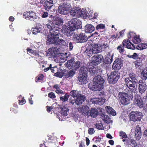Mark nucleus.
<instances>
[{
    "label": "nucleus",
    "instance_id": "f257e3e1",
    "mask_svg": "<svg viewBox=\"0 0 147 147\" xmlns=\"http://www.w3.org/2000/svg\"><path fill=\"white\" fill-rule=\"evenodd\" d=\"M52 21L48 20L46 26L49 30V33L47 39V42L49 44H54L56 45H65V42L63 39H60L59 37V28L56 26Z\"/></svg>",
    "mask_w": 147,
    "mask_h": 147
},
{
    "label": "nucleus",
    "instance_id": "f03ea898",
    "mask_svg": "<svg viewBox=\"0 0 147 147\" xmlns=\"http://www.w3.org/2000/svg\"><path fill=\"white\" fill-rule=\"evenodd\" d=\"M109 47V45L106 42L100 40L97 44L92 45V49L94 53L96 54L104 51Z\"/></svg>",
    "mask_w": 147,
    "mask_h": 147
},
{
    "label": "nucleus",
    "instance_id": "7ed1b4c3",
    "mask_svg": "<svg viewBox=\"0 0 147 147\" xmlns=\"http://www.w3.org/2000/svg\"><path fill=\"white\" fill-rule=\"evenodd\" d=\"M93 86L95 88L94 90H100L104 88L105 80L100 76H98L95 77L93 80Z\"/></svg>",
    "mask_w": 147,
    "mask_h": 147
},
{
    "label": "nucleus",
    "instance_id": "20e7f679",
    "mask_svg": "<svg viewBox=\"0 0 147 147\" xmlns=\"http://www.w3.org/2000/svg\"><path fill=\"white\" fill-rule=\"evenodd\" d=\"M88 69L86 67H81L80 70V75L78 76L79 83L81 84H86L88 82L87 80Z\"/></svg>",
    "mask_w": 147,
    "mask_h": 147
},
{
    "label": "nucleus",
    "instance_id": "39448f33",
    "mask_svg": "<svg viewBox=\"0 0 147 147\" xmlns=\"http://www.w3.org/2000/svg\"><path fill=\"white\" fill-rule=\"evenodd\" d=\"M124 81L125 84L129 89L128 93L130 96V98L131 99L136 92V88L135 85L134 84L133 82L130 80L129 78H125Z\"/></svg>",
    "mask_w": 147,
    "mask_h": 147
},
{
    "label": "nucleus",
    "instance_id": "423d86ee",
    "mask_svg": "<svg viewBox=\"0 0 147 147\" xmlns=\"http://www.w3.org/2000/svg\"><path fill=\"white\" fill-rule=\"evenodd\" d=\"M87 11L83 9L75 7L72 9H71L70 14L72 16L84 18L87 16Z\"/></svg>",
    "mask_w": 147,
    "mask_h": 147
},
{
    "label": "nucleus",
    "instance_id": "0eeeda50",
    "mask_svg": "<svg viewBox=\"0 0 147 147\" xmlns=\"http://www.w3.org/2000/svg\"><path fill=\"white\" fill-rule=\"evenodd\" d=\"M71 8V5L64 3L59 6L58 12L60 14L65 15L70 12Z\"/></svg>",
    "mask_w": 147,
    "mask_h": 147
},
{
    "label": "nucleus",
    "instance_id": "6e6552de",
    "mask_svg": "<svg viewBox=\"0 0 147 147\" xmlns=\"http://www.w3.org/2000/svg\"><path fill=\"white\" fill-rule=\"evenodd\" d=\"M76 71L73 69L67 72L65 71L64 72L62 71L61 72H57L55 76L59 78H62V77L64 78H72L75 74Z\"/></svg>",
    "mask_w": 147,
    "mask_h": 147
},
{
    "label": "nucleus",
    "instance_id": "1a4fd4ad",
    "mask_svg": "<svg viewBox=\"0 0 147 147\" xmlns=\"http://www.w3.org/2000/svg\"><path fill=\"white\" fill-rule=\"evenodd\" d=\"M88 37L84 33H81L79 35L74 34L73 37V40L76 43H83L86 41Z\"/></svg>",
    "mask_w": 147,
    "mask_h": 147
},
{
    "label": "nucleus",
    "instance_id": "9d476101",
    "mask_svg": "<svg viewBox=\"0 0 147 147\" xmlns=\"http://www.w3.org/2000/svg\"><path fill=\"white\" fill-rule=\"evenodd\" d=\"M120 78V75L117 72H112L109 76L108 81L110 84H115Z\"/></svg>",
    "mask_w": 147,
    "mask_h": 147
},
{
    "label": "nucleus",
    "instance_id": "9b49d317",
    "mask_svg": "<svg viewBox=\"0 0 147 147\" xmlns=\"http://www.w3.org/2000/svg\"><path fill=\"white\" fill-rule=\"evenodd\" d=\"M118 96L122 104L126 105L130 103V99L128 97L127 93L124 92H119V93Z\"/></svg>",
    "mask_w": 147,
    "mask_h": 147
},
{
    "label": "nucleus",
    "instance_id": "f8f14e48",
    "mask_svg": "<svg viewBox=\"0 0 147 147\" xmlns=\"http://www.w3.org/2000/svg\"><path fill=\"white\" fill-rule=\"evenodd\" d=\"M68 25L71 27L74 28L75 29L81 28V22L77 18L72 19L68 22Z\"/></svg>",
    "mask_w": 147,
    "mask_h": 147
},
{
    "label": "nucleus",
    "instance_id": "ddd939ff",
    "mask_svg": "<svg viewBox=\"0 0 147 147\" xmlns=\"http://www.w3.org/2000/svg\"><path fill=\"white\" fill-rule=\"evenodd\" d=\"M134 102L140 108H143L146 109L147 108L145 105V103L143 101L142 99L140 96L138 94L135 95Z\"/></svg>",
    "mask_w": 147,
    "mask_h": 147
},
{
    "label": "nucleus",
    "instance_id": "4468645a",
    "mask_svg": "<svg viewBox=\"0 0 147 147\" xmlns=\"http://www.w3.org/2000/svg\"><path fill=\"white\" fill-rule=\"evenodd\" d=\"M23 15L25 19L31 21H34L37 18L35 13L32 11L25 12L24 13Z\"/></svg>",
    "mask_w": 147,
    "mask_h": 147
},
{
    "label": "nucleus",
    "instance_id": "2eb2a0df",
    "mask_svg": "<svg viewBox=\"0 0 147 147\" xmlns=\"http://www.w3.org/2000/svg\"><path fill=\"white\" fill-rule=\"evenodd\" d=\"M142 113L138 111H132L130 114V119L131 120L134 121H140Z\"/></svg>",
    "mask_w": 147,
    "mask_h": 147
},
{
    "label": "nucleus",
    "instance_id": "dca6fc26",
    "mask_svg": "<svg viewBox=\"0 0 147 147\" xmlns=\"http://www.w3.org/2000/svg\"><path fill=\"white\" fill-rule=\"evenodd\" d=\"M103 59V57L101 55H98L92 57L91 63L94 65L100 63Z\"/></svg>",
    "mask_w": 147,
    "mask_h": 147
},
{
    "label": "nucleus",
    "instance_id": "f3484780",
    "mask_svg": "<svg viewBox=\"0 0 147 147\" xmlns=\"http://www.w3.org/2000/svg\"><path fill=\"white\" fill-rule=\"evenodd\" d=\"M69 109L68 108L65 106H63L61 108V109L60 111V113L61 114L63 117H65L67 115V113L68 112ZM57 117L59 119V120L62 121L64 120V119H65V118H62V117L60 118V117L57 115Z\"/></svg>",
    "mask_w": 147,
    "mask_h": 147
},
{
    "label": "nucleus",
    "instance_id": "a211bd4d",
    "mask_svg": "<svg viewBox=\"0 0 147 147\" xmlns=\"http://www.w3.org/2000/svg\"><path fill=\"white\" fill-rule=\"evenodd\" d=\"M106 99L102 98H92L90 100V102L92 103L101 105L105 102Z\"/></svg>",
    "mask_w": 147,
    "mask_h": 147
},
{
    "label": "nucleus",
    "instance_id": "6ab92c4d",
    "mask_svg": "<svg viewBox=\"0 0 147 147\" xmlns=\"http://www.w3.org/2000/svg\"><path fill=\"white\" fill-rule=\"evenodd\" d=\"M59 53V50L56 47H52L49 49L47 53V56H52L54 57Z\"/></svg>",
    "mask_w": 147,
    "mask_h": 147
},
{
    "label": "nucleus",
    "instance_id": "aec40b11",
    "mask_svg": "<svg viewBox=\"0 0 147 147\" xmlns=\"http://www.w3.org/2000/svg\"><path fill=\"white\" fill-rule=\"evenodd\" d=\"M76 29L74 28L71 27L69 25H68L67 27L64 30V34L67 36H70L73 34H75L74 31Z\"/></svg>",
    "mask_w": 147,
    "mask_h": 147
},
{
    "label": "nucleus",
    "instance_id": "412c9836",
    "mask_svg": "<svg viewBox=\"0 0 147 147\" xmlns=\"http://www.w3.org/2000/svg\"><path fill=\"white\" fill-rule=\"evenodd\" d=\"M122 66L121 60L119 59H116L113 63L112 68L115 70L119 69Z\"/></svg>",
    "mask_w": 147,
    "mask_h": 147
},
{
    "label": "nucleus",
    "instance_id": "4be33fe9",
    "mask_svg": "<svg viewBox=\"0 0 147 147\" xmlns=\"http://www.w3.org/2000/svg\"><path fill=\"white\" fill-rule=\"evenodd\" d=\"M89 108L87 106H83L78 109L79 111L85 116H88L89 115Z\"/></svg>",
    "mask_w": 147,
    "mask_h": 147
},
{
    "label": "nucleus",
    "instance_id": "5701e85b",
    "mask_svg": "<svg viewBox=\"0 0 147 147\" xmlns=\"http://www.w3.org/2000/svg\"><path fill=\"white\" fill-rule=\"evenodd\" d=\"M122 43L123 45H124L127 48L131 49H134L135 48L134 45L131 43L130 41H129L128 40H125L123 41Z\"/></svg>",
    "mask_w": 147,
    "mask_h": 147
},
{
    "label": "nucleus",
    "instance_id": "b1692460",
    "mask_svg": "<svg viewBox=\"0 0 147 147\" xmlns=\"http://www.w3.org/2000/svg\"><path fill=\"white\" fill-rule=\"evenodd\" d=\"M135 137L137 140H139L142 135L141 129L138 125H137L135 129Z\"/></svg>",
    "mask_w": 147,
    "mask_h": 147
},
{
    "label": "nucleus",
    "instance_id": "393cba45",
    "mask_svg": "<svg viewBox=\"0 0 147 147\" xmlns=\"http://www.w3.org/2000/svg\"><path fill=\"white\" fill-rule=\"evenodd\" d=\"M86 49L84 52V53L87 55L89 56H91L94 53L93 50L92 49V45H86Z\"/></svg>",
    "mask_w": 147,
    "mask_h": 147
},
{
    "label": "nucleus",
    "instance_id": "a878e982",
    "mask_svg": "<svg viewBox=\"0 0 147 147\" xmlns=\"http://www.w3.org/2000/svg\"><path fill=\"white\" fill-rule=\"evenodd\" d=\"M85 99L84 96L81 94L76 98V99L75 100V102L77 105H81L82 102H84Z\"/></svg>",
    "mask_w": 147,
    "mask_h": 147
},
{
    "label": "nucleus",
    "instance_id": "bb28decb",
    "mask_svg": "<svg viewBox=\"0 0 147 147\" xmlns=\"http://www.w3.org/2000/svg\"><path fill=\"white\" fill-rule=\"evenodd\" d=\"M53 0H47L44 5L45 9L47 11L49 10L53 6Z\"/></svg>",
    "mask_w": 147,
    "mask_h": 147
},
{
    "label": "nucleus",
    "instance_id": "cd10ccee",
    "mask_svg": "<svg viewBox=\"0 0 147 147\" xmlns=\"http://www.w3.org/2000/svg\"><path fill=\"white\" fill-rule=\"evenodd\" d=\"M94 30V28L90 24H87L85 27V31L86 33H91Z\"/></svg>",
    "mask_w": 147,
    "mask_h": 147
},
{
    "label": "nucleus",
    "instance_id": "c85d7f7f",
    "mask_svg": "<svg viewBox=\"0 0 147 147\" xmlns=\"http://www.w3.org/2000/svg\"><path fill=\"white\" fill-rule=\"evenodd\" d=\"M98 112L97 109L92 108L89 112V115L88 116H90L92 117H95L98 115Z\"/></svg>",
    "mask_w": 147,
    "mask_h": 147
},
{
    "label": "nucleus",
    "instance_id": "c756f323",
    "mask_svg": "<svg viewBox=\"0 0 147 147\" xmlns=\"http://www.w3.org/2000/svg\"><path fill=\"white\" fill-rule=\"evenodd\" d=\"M74 59H71L68 61L65 64V66L68 69H70L73 67L74 63Z\"/></svg>",
    "mask_w": 147,
    "mask_h": 147
},
{
    "label": "nucleus",
    "instance_id": "7c9ffc66",
    "mask_svg": "<svg viewBox=\"0 0 147 147\" xmlns=\"http://www.w3.org/2000/svg\"><path fill=\"white\" fill-rule=\"evenodd\" d=\"M105 108L108 114L111 115L113 116H115L116 115V112L111 107L109 106H107Z\"/></svg>",
    "mask_w": 147,
    "mask_h": 147
},
{
    "label": "nucleus",
    "instance_id": "2f4dec72",
    "mask_svg": "<svg viewBox=\"0 0 147 147\" xmlns=\"http://www.w3.org/2000/svg\"><path fill=\"white\" fill-rule=\"evenodd\" d=\"M53 21L55 25L57 27L58 26L62 25L63 22V19L59 18H55Z\"/></svg>",
    "mask_w": 147,
    "mask_h": 147
},
{
    "label": "nucleus",
    "instance_id": "473e14b6",
    "mask_svg": "<svg viewBox=\"0 0 147 147\" xmlns=\"http://www.w3.org/2000/svg\"><path fill=\"white\" fill-rule=\"evenodd\" d=\"M42 29V26L40 24H38L35 28L32 30V34H36L39 33Z\"/></svg>",
    "mask_w": 147,
    "mask_h": 147
},
{
    "label": "nucleus",
    "instance_id": "72a5a7b5",
    "mask_svg": "<svg viewBox=\"0 0 147 147\" xmlns=\"http://www.w3.org/2000/svg\"><path fill=\"white\" fill-rule=\"evenodd\" d=\"M113 55H107V57L104 59V62L107 64H110L112 63L113 60Z\"/></svg>",
    "mask_w": 147,
    "mask_h": 147
},
{
    "label": "nucleus",
    "instance_id": "f704fd0d",
    "mask_svg": "<svg viewBox=\"0 0 147 147\" xmlns=\"http://www.w3.org/2000/svg\"><path fill=\"white\" fill-rule=\"evenodd\" d=\"M146 89V84L144 83L139 84L138 90L141 94L144 93Z\"/></svg>",
    "mask_w": 147,
    "mask_h": 147
},
{
    "label": "nucleus",
    "instance_id": "c9c22d12",
    "mask_svg": "<svg viewBox=\"0 0 147 147\" xmlns=\"http://www.w3.org/2000/svg\"><path fill=\"white\" fill-rule=\"evenodd\" d=\"M81 94L79 91L77 90H73L70 92V95L73 97V98H77Z\"/></svg>",
    "mask_w": 147,
    "mask_h": 147
},
{
    "label": "nucleus",
    "instance_id": "e433bc0d",
    "mask_svg": "<svg viewBox=\"0 0 147 147\" xmlns=\"http://www.w3.org/2000/svg\"><path fill=\"white\" fill-rule=\"evenodd\" d=\"M129 76L131 79V81L133 82L136 83L138 82V80L137 79V76L136 75L133 73H131L129 74Z\"/></svg>",
    "mask_w": 147,
    "mask_h": 147
},
{
    "label": "nucleus",
    "instance_id": "4c0bfd02",
    "mask_svg": "<svg viewBox=\"0 0 147 147\" xmlns=\"http://www.w3.org/2000/svg\"><path fill=\"white\" fill-rule=\"evenodd\" d=\"M146 48L147 44L145 43L138 44L136 47V49L139 50H142Z\"/></svg>",
    "mask_w": 147,
    "mask_h": 147
},
{
    "label": "nucleus",
    "instance_id": "58836bf2",
    "mask_svg": "<svg viewBox=\"0 0 147 147\" xmlns=\"http://www.w3.org/2000/svg\"><path fill=\"white\" fill-rule=\"evenodd\" d=\"M74 63L73 67L74 68V70H76L78 69L80 67V62L79 61H76L74 59Z\"/></svg>",
    "mask_w": 147,
    "mask_h": 147
},
{
    "label": "nucleus",
    "instance_id": "ea45409f",
    "mask_svg": "<svg viewBox=\"0 0 147 147\" xmlns=\"http://www.w3.org/2000/svg\"><path fill=\"white\" fill-rule=\"evenodd\" d=\"M89 71L90 74L93 75L98 72V70L96 68L93 66L89 68Z\"/></svg>",
    "mask_w": 147,
    "mask_h": 147
},
{
    "label": "nucleus",
    "instance_id": "a19ab883",
    "mask_svg": "<svg viewBox=\"0 0 147 147\" xmlns=\"http://www.w3.org/2000/svg\"><path fill=\"white\" fill-rule=\"evenodd\" d=\"M69 95L67 94H65L64 96L60 97V100L63 102H65L67 101L69 97Z\"/></svg>",
    "mask_w": 147,
    "mask_h": 147
},
{
    "label": "nucleus",
    "instance_id": "79ce46f5",
    "mask_svg": "<svg viewBox=\"0 0 147 147\" xmlns=\"http://www.w3.org/2000/svg\"><path fill=\"white\" fill-rule=\"evenodd\" d=\"M102 119L104 122L107 123H110L111 121L109 117L107 115H105L102 118Z\"/></svg>",
    "mask_w": 147,
    "mask_h": 147
},
{
    "label": "nucleus",
    "instance_id": "37998d69",
    "mask_svg": "<svg viewBox=\"0 0 147 147\" xmlns=\"http://www.w3.org/2000/svg\"><path fill=\"white\" fill-rule=\"evenodd\" d=\"M141 41V40L138 36H135L133 39V41L134 43L137 44L139 43Z\"/></svg>",
    "mask_w": 147,
    "mask_h": 147
},
{
    "label": "nucleus",
    "instance_id": "c03bdc74",
    "mask_svg": "<svg viewBox=\"0 0 147 147\" xmlns=\"http://www.w3.org/2000/svg\"><path fill=\"white\" fill-rule=\"evenodd\" d=\"M132 147H140L138 146L135 140H129Z\"/></svg>",
    "mask_w": 147,
    "mask_h": 147
},
{
    "label": "nucleus",
    "instance_id": "a18cd8bd",
    "mask_svg": "<svg viewBox=\"0 0 147 147\" xmlns=\"http://www.w3.org/2000/svg\"><path fill=\"white\" fill-rule=\"evenodd\" d=\"M124 47H125L123 45H121L119 46L117 48V49L119 50V51L120 53H122L124 52Z\"/></svg>",
    "mask_w": 147,
    "mask_h": 147
},
{
    "label": "nucleus",
    "instance_id": "49530a36",
    "mask_svg": "<svg viewBox=\"0 0 147 147\" xmlns=\"http://www.w3.org/2000/svg\"><path fill=\"white\" fill-rule=\"evenodd\" d=\"M127 56L129 58H132L134 59H136L138 58V55L136 53H134L133 55H128Z\"/></svg>",
    "mask_w": 147,
    "mask_h": 147
},
{
    "label": "nucleus",
    "instance_id": "de8ad7c7",
    "mask_svg": "<svg viewBox=\"0 0 147 147\" xmlns=\"http://www.w3.org/2000/svg\"><path fill=\"white\" fill-rule=\"evenodd\" d=\"M142 63L140 61L137 60L135 62V65L137 68H139L142 65Z\"/></svg>",
    "mask_w": 147,
    "mask_h": 147
},
{
    "label": "nucleus",
    "instance_id": "09e8293b",
    "mask_svg": "<svg viewBox=\"0 0 147 147\" xmlns=\"http://www.w3.org/2000/svg\"><path fill=\"white\" fill-rule=\"evenodd\" d=\"M105 25L103 24H100L97 25L96 27L97 30L103 29L105 28Z\"/></svg>",
    "mask_w": 147,
    "mask_h": 147
},
{
    "label": "nucleus",
    "instance_id": "8fccbe9b",
    "mask_svg": "<svg viewBox=\"0 0 147 147\" xmlns=\"http://www.w3.org/2000/svg\"><path fill=\"white\" fill-rule=\"evenodd\" d=\"M96 128L98 129H103V127L101 123L96 124Z\"/></svg>",
    "mask_w": 147,
    "mask_h": 147
},
{
    "label": "nucleus",
    "instance_id": "3c124183",
    "mask_svg": "<svg viewBox=\"0 0 147 147\" xmlns=\"http://www.w3.org/2000/svg\"><path fill=\"white\" fill-rule=\"evenodd\" d=\"M120 136L122 137V138H126L127 137V136L126 133L123 131H121L120 132Z\"/></svg>",
    "mask_w": 147,
    "mask_h": 147
},
{
    "label": "nucleus",
    "instance_id": "603ef678",
    "mask_svg": "<svg viewBox=\"0 0 147 147\" xmlns=\"http://www.w3.org/2000/svg\"><path fill=\"white\" fill-rule=\"evenodd\" d=\"M95 132L94 129L93 128H89L88 131V133L90 135L93 134Z\"/></svg>",
    "mask_w": 147,
    "mask_h": 147
},
{
    "label": "nucleus",
    "instance_id": "864d4df0",
    "mask_svg": "<svg viewBox=\"0 0 147 147\" xmlns=\"http://www.w3.org/2000/svg\"><path fill=\"white\" fill-rule=\"evenodd\" d=\"M48 16V13L47 12L44 11L43 12L42 15V17L43 18H46Z\"/></svg>",
    "mask_w": 147,
    "mask_h": 147
},
{
    "label": "nucleus",
    "instance_id": "5fc2aeb1",
    "mask_svg": "<svg viewBox=\"0 0 147 147\" xmlns=\"http://www.w3.org/2000/svg\"><path fill=\"white\" fill-rule=\"evenodd\" d=\"M48 96L49 97L51 98H54L55 97V96L53 92H50L48 94Z\"/></svg>",
    "mask_w": 147,
    "mask_h": 147
},
{
    "label": "nucleus",
    "instance_id": "6e6d98bb",
    "mask_svg": "<svg viewBox=\"0 0 147 147\" xmlns=\"http://www.w3.org/2000/svg\"><path fill=\"white\" fill-rule=\"evenodd\" d=\"M141 78L142 79L146 80L147 78V74H141Z\"/></svg>",
    "mask_w": 147,
    "mask_h": 147
},
{
    "label": "nucleus",
    "instance_id": "4d7b16f0",
    "mask_svg": "<svg viewBox=\"0 0 147 147\" xmlns=\"http://www.w3.org/2000/svg\"><path fill=\"white\" fill-rule=\"evenodd\" d=\"M19 104L20 105H23L26 102L24 98H22L21 100H19Z\"/></svg>",
    "mask_w": 147,
    "mask_h": 147
},
{
    "label": "nucleus",
    "instance_id": "13d9d810",
    "mask_svg": "<svg viewBox=\"0 0 147 147\" xmlns=\"http://www.w3.org/2000/svg\"><path fill=\"white\" fill-rule=\"evenodd\" d=\"M55 91L56 93L58 94H64L63 92L61 90H60L59 88H57V90H56Z\"/></svg>",
    "mask_w": 147,
    "mask_h": 147
},
{
    "label": "nucleus",
    "instance_id": "bf43d9fd",
    "mask_svg": "<svg viewBox=\"0 0 147 147\" xmlns=\"http://www.w3.org/2000/svg\"><path fill=\"white\" fill-rule=\"evenodd\" d=\"M44 77L43 75L41 74L39 75L38 77V80L39 81L42 80Z\"/></svg>",
    "mask_w": 147,
    "mask_h": 147
},
{
    "label": "nucleus",
    "instance_id": "052dcab7",
    "mask_svg": "<svg viewBox=\"0 0 147 147\" xmlns=\"http://www.w3.org/2000/svg\"><path fill=\"white\" fill-rule=\"evenodd\" d=\"M147 74V67L144 68L142 71L141 74Z\"/></svg>",
    "mask_w": 147,
    "mask_h": 147
},
{
    "label": "nucleus",
    "instance_id": "680f3d73",
    "mask_svg": "<svg viewBox=\"0 0 147 147\" xmlns=\"http://www.w3.org/2000/svg\"><path fill=\"white\" fill-rule=\"evenodd\" d=\"M69 48L70 50H71L73 48V46L72 43L70 42L69 43Z\"/></svg>",
    "mask_w": 147,
    "mask_h": 147
},
{
    "label": "nucleus",
    "instance_id": "e2e57ef3",
    "mask_svg": "<svg viewBox=\"0 0 147 147\" xmlns=\"http://www.w3.org/2000/svg\"><path fill=\"white\" fill-rule=\"evenodd\" d=\"M93 40H89L87 41V44L86 45H92L93 43Z\"/></svg>",
    "mask_w": 147,
    "mask_h": 147
},
{
    "label": "nucleus",
    "instance_id": "0e129e2a",
    "mask_svg": "<svg viewBox=\"0 0 147 147\" xmlns=\"http://www.w3.org/2000/svg\"><path fill=\"white\" fill-rule=\"evenodd\" d=\"M53 106L51 107H47V111L49 112L51 110H52L53 109Z\"/></svg>",
    "mask_w": 147,
    "mask_h": 147
},
{
    "label": "nucleus",
    "instance_id": "69168bd1",
    "mask_svg": "<svg viewBox=\"0 0 147 147\" xmlns=\"http://www.w3.org/2000/svg\"><path fill=\"white\" fill-rule=\"evenodd\" d=\"M51 68V64H50L49 66V67L45 68L44 69V71L45 72H46L48 71Z\"/></svg>",
    "mask_w": 147,
    "mask_h": 147
},
{
    "label": "nucleus",
    "instance_id": "338daca9",
    "mask_svg": "<svg viewBox=\"0 0 147 147\" xmlns=\"http://www.w3.org/2000/svg\"><path fill=\"white\" fill-rule=\"evenodd\" d=\"M27 51L30 53H34V51L32 49H27Z\"/></svg>",
    "mask_w": 147,
    "mask_h": 147
},
{
    "label": "nucleus",
    "instance_id": "774afa93",
    "mask_svg": "<svg viewBox=\"0 0 147 147\" xmlns=\"http://www.w3.org/2000/svg\"><path fill=\"white\" fill-rule=\"evenodd\" d=\"M9 20L10 21L13 22L14 20V18L12 16H11L9 18Z\"/></svg>",
    "mask_w": 147,
    "mask_h": 147
}]
</instances>
